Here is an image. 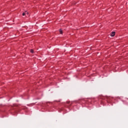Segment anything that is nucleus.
Returning <instances> with one entry per match:
<instances>
[{
    "label": "nucleus",
    "mask_w": 128,
    "mask_h": 128,
    "mask_svg": "<svg viewBox=\"0 0 128 128\" xmlns=\"http://www.w3.org/2000/svg\"><path fill=\"white\" fill-rule=\"evenodd\" d=\"M22 14L23 16H26V12L22 13Z\"/></svg>",
    "instance_id": "nucleus-5"
},
{
    "label": "nucleus",
    "mask_w": 128,
    "mask_h": 128,
    "mask_svg": "<svg viewBox=\"0 0 128 128\" xmlns=\"http://www.w3.org/2000/svg\"><path fill=\"white\" fill-rule=\"evenodd\" d=\"M60 32L61 34H62V30H60Z\"/></svg>",
    "instance_id": "nucleus-2"
},
{
    "label": "nucleus",
    "mask_w": 128,
    "mask_h": 128,
    "mask_svg": "<svg viewBox=\"0 0 128 128\" xmlns=\"http://www.w3.org/2000/svg\"><path fill=\"white\" fill-rule=\"evenodd\" d=\"M25 14H28V12H25Z\"/></svg>",
    "instance_id": "nucleus-3"
},
{
    "label": "nucleus",
    "mask_w": 128,
    "mask_h": 128,
    "mask_svg": "<svg viewBox=\"0 0 128 128\" xmlns=\"http://www.w3.org/2000/svg\"><path fill=\"white\" fill-rule=\"evenodd\" d=\"M115 34H116V32H112L111 34H110V36H114Z\"/></svg>",
    "instance_id": "nucleus-1"
},
{
    "label": "nucleus",
    "mask_w": 128,
    "mask_h": 128,
    "mask_svg": "<svg viewBox=\"0 0 128 128\" xmlns=\"http://www.w3.org/2000/svg\"><path fill=\"white\" fill-rule=\"evenodd\" d=\"M30 52H32V54H34V50H30Z\"/></svg>",
    "instance_id": "nucleus-4"
}]
</instances>
